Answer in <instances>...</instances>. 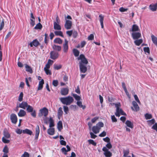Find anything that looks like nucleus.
<instances>
[{"label": "nucleus", "instance_id": "f257e3e1", "mask_svg": "<svg viewBox=\"0 0 157 157\" xmlns=\"http://www.w3.org/2000/svg\"><path fill=\"white\" fill-rule=\"evenodd\" d=\"M59 99L63 104L69 105L74 101L73 98L71 96H68L66 97L60 98Z\"/></svg>", "mask_w": 157, "mask_h": 157}, {"label": "nucleus", "instance_id": "f03ea898", "mask_svg": "<svg viewBox=\"0 0 157 157\" xmlns=\"http://www.w3.org/2000/svg\"><path fill=\"white\" fill-rule=\"evenodd\" d=\"M104 124L101 122H99L95 126H94L92 128V130L94 133L96 134L99 132L101 128L103 127Z\"/></svg>", "mask_w": 157, "mask_h": 157}, {"label": "nucleus", "instance_id": "7ed1b4c3", "mask_svg": "<svg viewBox=\"0 0 157 157\" xmlns=\"http://www.w3.org/2000/svg\"><path fill=\"white\" fill-rule=\"evenodd\" d=\"M120 106L121 105L119 103L115 104V106L116 108L115 115L117 117H119L121 115H126V113L124 112L122 109L120 108Z\"/></svg>", "mask_w": 157, "mask_h": 157}, {"label": "nucleus", "instance_id": "20e7f679", "mask_svg": "<svg viewBox=\"0 0 157 157\" xmlns=\"http://www.w3.org/2000/svg\"><path fill=\"white\" fill-rule=\"evenodd\" d=\"M78 60H81L79 62V64H87L88 61L85 58V56L82 54H81L79 57L78 58Z\"/></svg>", "mask_w": 157, "mask_h": 157}, {"label": "nucleus", "instance_id": "39448f33", "mask_svg": "<svg viewBox=\"0 0 157 157\" xmlns=\"http://www.w3.org/2000/svg\"><path fill=\"white\" fill-rule=\"evenodd\" d=\"M48 113V109L44 107L40 110V113H39L38 115L40 117L42 116H44L45 117L47 116Z\"/></svg>", "mask_w": 157, "mask_h": 157}, {"label": "nucleus", "instance_id": "423d86ee", "mask_svg": "<svg viewBox=\"0 0 157 157\" xmlns=\"http://www.w3.org/2000/svg\"><path fill=\"white\" fill-rule=\"evenodd\" d=\"M102 150L104 151V154L106 157L112 156V153L109 151V150L105 147H103Z\"/></svg>", "mask_w": 157, "mask_h": 157}, {"label": "nucleus", "instance_id": "0eeeda50", "mask_svg": "<svg viewBox=\"0 0 157 157\" xmlns=\"http://www.w3.org/2000/svg\"><path fill=\"white\" fill-rule=\"evenodd\" d=\"M10 118L12 123L16 124L17 121V115L14 113H12L10 116Z\"/></svg>", "mask_w": 157, "mask_h": 157}, {"label": "nucleus", "instance_id": "6e6552de", "mask_svg": "<svg viewBox=\"0 0 157 157\" xmlns=\"http://www.w3.org/2000/svg\"><path fill=\"white\" fill-rule=\"evenodd\" d=\"M30 47H33L34 46L35 47H37L40 44V43L36 39L34 40L33 41L31 42L29 44Z\"/></svg>", "mask_w": 157, "mask_h": 157}, {"label": "nucleus", "instance_id": "1a4fd4ad", "mask_svg": "<svg viewBox=\"0 0 157 157\" xmlns=\"http://www.w3.org/2000/svg\"><path fill=\"white\" fill-rule=\"evenodd\" d=\"M72 25V22L68 20H66L64 26L67 29H69L71 28Z\"/></svg>", "mask_w": 157, "mask_h": 157}, {"label": "nucleus", "instance_id": "9d476101", "mask_svg": "<svg viewBox=\"0 0 157 157\" xmlns=\"http://www.w3.org/2000/svg\"><path fill=\"white\" fill-rule=\"evenodd\" d=\"M87 64H79V69L81 73H85L87 70V68L86 67Z\"/></svg>", "mask_w": 157, "mask_h": 157}, {"label": "nucleus", "instance_id": "9b49d317", "mask_svg": "<svg viewBox=\"0 0 157 157\" xmlns=\"http://www.w3.org/2000/svg\"><path fill=\"white\" fill-rule=\"evenodd\" d=\"M65 42L63 44V48L64 52L67 53L68 49V41L66 39L64 40Z\"/></svg>", "mask_w": 157, "mask_h": 157}, {"label": "nucleus", "instance_id": "f8f14e48", "mask_svg": "<svg viewBox=\"0 0 157 157\" xmlns=\"http://www.w3.org/2000/svg\"><path fill=\"white\" fill-rule=\"evenodd\" d=\"M132 104L134 108H133L132 107H131V109L132 110L135 111H137L139 110V107L137 103L135 101H132Z\"/></svg>", "mask_w": 157, "mask_h": 157}, {"label": "nucleus", "instance_id": "ddd939ff", "mask_svg": "<svg viewBox=\"0 0 157 157\" xmlns=\"http://www.w3.org/2000/svg\"><path fill=\"white\" fill-rule=\"evenodd\" d=\"M50 58L53 59H55L58 57V53L55 51H52L50 53Z\"/></svg>", "mask_w": 157, "mask_h": 157}, {"label": "nucleus", "instance_id": "4468645a", "mask_svg": "<svg viewBox=\"0 0 157 157\" xmlns=\"http://www.w3.org/2000/svg\"><path fill=\"white\" fill-rule=\"evenodd\" d=\"M133 39H137L141 37V34L139 32H133L132 34Z\"/></svg>", "mask_w": 157, "mask_h": 157}, {"label": "nucleus", "instance_id": "2eb2a0df", "mask_svg": "<svg viewBox=\"0 0 157 157\" xmlns=\"http://www.w3.org/2000/svg\"><path fill=\"white\" fill-rule=\"evenodd\" d=\"M68 89L67 88H64L61 89L60 93L62 95H66L68 94Z\"/></svg>", "mask_w": 157, "mask_h": 157}, {"label": "nucleus", "instance_id": "dca6fc26", "mask_svg": "<svg viewBox=\"0 0 157 157\" xmlns=\"http://www.w3.org/2000/svg\"><path fill=\"white\" fill-rule=\"evenodd\" d=\"M28 105L26 102L23 101L19 104V107L24 109H25L27 107Z\"/></svg>", "mask_w": 157, "mask_h": 157}, {"label": "nucleus", "instance_id": "f3484780", "mask_svg": "<svg viewBox=\"0 0 157 157\" xmlns=\"http://www.w3.org/2000/svg\"><path fill=\"white\" fill-rule=\"evenodd\" d=\"M54 29L56 30H60L61 28V26L59 25V23L54 22Z\"/></svg>", "mask_w": 157, "mask_h": 157}, {"label": "nucleus", "instance_id": "a211bd4d", "mask_svg": "<svg viewBox=\"0 0 157 157\" xmlns=\"http://www.w3.org/2000/svg\"><path fill=\"white\" fill-rule=\"evenodd\" d=\"M99 21L100 22L101 28L103 29L104 28L103 21L104 16L102 14H100L99 16Z\"/></svg>", "mask_w": 157, "mask_h": 157}, {"label": "nucleus", "instance_id": "6ab92c4d", "mask_svg": "<svg viewBox=\"0 0 157 157\" xmlns=\"http://www.w3.org/2000/svg\"><path fill=\"white\" fill-rule=\"evenodd\" d=\"M149 7L150 9L152 11H156L157 9V3L155 4L150 5Z\"/></svg>", "mask_w": 157, "mask_h": 157}, {"label": "nucleus", "instance_id": "aec40b11", "mask_svg": "<svg viewBox=\"0 0 157 157\" xmlns=\"http://www.w3.org/2000/svg\"><path fill=\"white\" fill-rule=\"evenodd\" d=\"M40 133V128L38 125H37L36 128L35 139L37 140Z\"/></svg>", "mask_w": 157, "mask_h": 157}, {"label": "nucleus", "instance_id": "412c9836", "mask_svg": "<svg viewBox=\"0 0 157 157\" xmlns=\"http://www.w3.org/2000/svg\"><path fill=\"white\" fill-rule=\"evenodd\" d=\"M26 114V112L23 109L20 110L19 112L18 113V115L19 117H23Z\"/></svg>", "mask_w": 157, "mask_h": 157}, {"label": "nucleus", "instance_id": "4be33fe9", "mask_svg": "<svg viewBox=\"0 0 157 157\" xmlns=\"http://www.w3.org/2000/svg\"><path fill=\"white\" fill-rule=\"evenodd\" d=\"M4 20L0 17V31L2 30L4 27Z\"/></svg>", "mask_w": 157, "mask_h": 157}, {"label": "nucleus", "instance_id": "5701e85b", "mask_svg": "<svg viewBox=\"0 0 157 157\" xmlns=\"http://www.w3.org/2000/svg\"><path fill=\"white\" fill-rule=\"evenodd\" d=\"M22 132L24 134H27L31 135L33 134V132L31 130L28 129H25L22 130Z\"/></svg>", "mask_w": 157, "mask_h": 157}, {"label": "nucleus", "instance_id": "b1692460", "mask_svg": "<svg viewBox=\"0 0 157 157\" xmlns=\"http://www.w3.org/2000/svg\"><path fill=\"white\" fill-rule=\"evenodd\" d=\"M44 84V80L43 79H42L41 81H39V83L38 86V90H41L42 89L43 86V84Z\"/></svg>", "mask_w": 157, "mask_h": 157}, {"label": "nucleus", "instance_id": "393cba45", "mask_svg": "<svg viewBox=\"0 0 157 157\" xmlns=\"http://www.w3.org/2000/svg\"><path fill=\"white\" fill-rule=\"evenodd\" d=\"M151 38L153 43L157 46V37L153 35L151 36Z\"/></svg>", "mask_w": 157, "mask_h": 157}, {"label": "nucleus", "instance_id": "a878e982", "mask_svg": "<svg viewBox=\"0 0 157 157\" xmlns=\"http://www.w3.org/2000/svg\"><path fill=\"white\" fill-rule=\"evenodd\" d=\"M25 65L26 71L29 72L30 73H33V70L31 67L27 64H25Z\"/></svg>", "mask_w": 157, "mask_h": 157}, {"label": "nucleus", "instance_id": "bb28decb", "mask_svg": "<svg viewBox=\"0 0 157 157\" xmlns=\"http://www.w3.org/2000/svg\"><path fill=\"white\" fill-rule=\"evenodd\" d=\"M55 132L54 129L53 128H50L48 130V133L51 135L54 134Z\"/></svg>", "mask_w": 157, "mask_h": 157}, {"label": "nucleus", "instance_id": "cd10ccee", "mask_svg": "<svg viewBox=\"0 0 157 157\" xmlns=\"http://www.w3.org/2000/svg\"><path fill=\"white\" fill-rule=\"evenodd\" d=\"M125 124L128 127L132 128H133V124L130 121L128 120H127L126 121Z\"/></svg>", "mask_w": 157, "mask_h": 157}, {"label": "nucleus", "instance_id": "c85d7f7f", "mask_svg": "<svg viewBox=\"0 0 157 157\" xmlns=\"http://www.w3.org/2000/svg\"><path fill=\"white\" fill-rule=\"evenodd\" d=\"M52 48L54 50L59 51L61 50V47L60 46L54 45L52 46Z\"/></svg>", "mask_w": 157, "mask_h": 157}, {"label": "nucleus", "instance_id": "c756f323", "mask_svg": "<svg viewBox=\"0 0 157 157\" xmlns=\"http://www.w3.org/2000/svg\"><path fill=\"white\" fill-rule=\"evenodd\" d=\"M57 128L59 131H60L63 128L62 122L61 121H59L57 123Z\"/></svg>", "mask_w": 157, "mask_h": 157}, {"label": "nucleus", "instance_id": "7c9ffc66", "mask_svg": "<svg viewBox=\"0 0 157 157\" xmlns=\"http://www.w3.org/2000/svg\"><path fill=\"white\" fill-rule=\"evenodd\" d=\"M54 42L56 43L61 44L62 43V40L60 38H56L54 40Z\"/></svg>", "mask_w": 157, "mask_h": 157}, {"label": "nucleus", "instance_id": "2f4dec72", "mask_svg": "<svg viewBox=\"0 0 157 157\" xmlns=\"http://www.w3.org/2000/svg\"><path fill=\"white\" fill-rule=\"evenodd\" d=\"M49 121V127L51 128L53 127L54 126V122L53 119L52 117L50 118Z\"/></svg>", "mask_w": 157, "mask_h": 157}, {"label": "nucleus", "instance_id": "473e14b6", "mask_svg": "<svg viewBox=\"0 0 157 157\" xmlns=\"http://www.w3.org/2000/svg\"><path fill=\"white\" fill-rule=\"evenodd\" d=\"M73 52L74 56L75 57L78 56L79 54V52L76 49H74L73 50Z\"/></svg>", "mask_w": 157, "mask_h": 157}, {"label": "nucleus", "instance_id": "72a5a7b5", "mask_svg": "<svg viewBox=\"0 0 157 157\" xmlns=\"http://www.w3.org/2000/svg\"><path fill=\"white\" fill-rule=\"evenodd\" d=\"M26 110L29 113L32 112L33 111V107L29 105H28L26 107Z\"/></svg>", "mask_w": 157, "mask_h": 157}, {"label": "nucleus", "instance_id": "f704fd0d", "mask_svg": "<svg viewBox=\"0 0 157 157\" xmlns=\"http://www.w3.org/2000/svg\"><path fill=\"white\" fill-rule=\"evenodd\" d=\"M143 42L142 39L137 40L134 41L135 44L137 46H139Z\"/></svg>", "mask_w": 157, "mask_h": 157}, {"label": "nucleus", "instance_id": "c9c22d12", "mask_svg": "<svg viewBox=\"0 0 157 157\" xmlns=\"http://www.w3.org/2000/svg\"><path fill=\"white\" fill-rule=\"evenodd\" d=\"M58 117L59 118V117H61L63 114V112L62 110V108L61 107H59L58 110Z\"/></svg>", "mask_w": 157, "mask_h": 157}, {"label": "nucleus", "instance_id": "e433bc0d", "mask_svg": "<svg viewBox=\"0 0 157 157\" xmlns=\"http://www.w3.org/2000/svg\"><path fill=\"white\" fill-rule=\"evenodd\" d=\"M54 33L57 36H60L62 37H63V33L61 31H55Z\"/></svg>", "mask_w": 157, "mask_h": 157}, {"label": "nucleus", "instance_id": "4c0bfd02", "mask_svg": "<svg viewBox=\"0 0 157 157\" xmlns=\"http://www.w3.org/2000/svg\"><path fill=\"white\" fill-rule=\"evenodd\" d=\"M139 30V28L137 25H132V31L135 32L138 31Z\"/></svg>", "mask_w": 157, "mask_h": 157}, {"label": "nucleus", "instance_id": "58836bf2", "mask_svg": "<svg viewBox=\"0 0 157 157\" xmlns=\"http://www.w3.org/2000/svg\"><path fill=\"white\" fill-rule=\"evenodd\" d=\"M155 120L154 119H152L151 120H148L147 121L148 124L150 126L153 124L155 123Z\"/></svg>", "mask_w": 157, "mask_h": 157}, {"label": "nucleus", "instance_id": "ea45409f", "mask_svg": "<svg viewBox=\"0 0 157 157\" xmlns=\"http://www.w3.org/2000/svg\"><path fill=\"white\" fill-rule=\"evenodd\" d=\"M144 117L146 120L151 119L152 118V115L150 114L146 113L144 115Z\"/></svg>", "mask_w": 157, "mask_h": 157}, {"label": "nucleus", "instance_id": "a19ab883", "mask_svg": "<svg viewBox=\"0 0 157 157\" xmlns=\"http://www.w3.org/2000/svg\"><path fill=\"white\" fill-rule=\"evenodd\" d=\"M77 104L78 106L80 108H82L83 109H84L85 108L86 106L85 105H83L81 101H77Z\"/></svg>", "mask_w": 157, "mask_h": 157}, {"label": "nucleus", "instance_id": "79ce46f5", "mask_svg": "<svg viewBox=\"0 0 157 157\" xmlns=\"http://www.w3.org/2000/svg\"><path fill=\"white\" fill-rule=\"evenodd\" d=\"M42 27V26L40 23L37 24L36 26L34 27L35 29H41Z\"/></svg>", "mask_w": 157, "mask_h": 157}, {"label": "nucleus", "instance_id": "37998d69", "mask_svg": "<svg viewBox=\"0 0 157 157\" xmlns=\"http://www.w3.org/2000/svg\"><path fill=\"white\" fill-rule=\"evenodd\" d=\"M23 92H21L20 93V95L19 96L18 100L19 101H21L23 100Z\"/></svg>", "mask_w": 157, "mask_h": 157}, {"label": "nucleus", "instance_id": "c03bdc74", "mask_svg": "<svg viewBox=\"0 0 157 157\" xmlns=\"http://www.w3.org/2000/svg\"><path fill=\"white\" fill-rule=\"evenodd\" d=\"M62 67V65H56L54 64V68L55 70H58L60 69Z\"/></svg>", "mask_w": 157, "mask_h": 157}, {"label": "nucleus", "instance_id": "a18cd8bd", "mask_svg": "<svg viewBox=\"0 0 157 157\" xmlns=\"http://www.w3.org/2000/svg\"><path fill=\"white\" fill-rule=\"evenodd\" d=\"M88 142L90 144H91L94 146L96 145L97 144L92 140H89Z\"/></svg>", "mask_w": 157, "mask_h": 157}, {"label": "nucleus", "instance_id": "49530a36", "mask_svg": "<svg viewBox=\"0 0 157 157\" xmlns=\"http://www.w3.org/2000/svg\"><path fill=\"white\" fill-rule=\"evenodd\" d=\"M73 96L75 98L76 100L77 101H79L80 99V97L78 95L76 94H73Z\"/></svg>", "mask_w": 157, "mask_h": 157}, {"label": "nucleus", "instance_id": "de8ad7c7", "mask_svg": "<svg viewBox=\"0 0 157 157\" xmlns=\"http://www.w3.org/2000/svg\"><path fill=\"white\" fill-rule=\"evenodd\" d=\"M63 110L65 114H67L68 112L69 111L68 108L66 106H63Z\"/></svg>", "mask_w": 157, "mask_h": 157}, {"label": "nucleus", "instance_id": "09e8293b", "mask_svg": "<svg viewBox=\"0 0 157 157\" xmlns=\"http://www.w3.org/2000/svg\"><path fill=\"white\" fill-rule=\"evenodd\" d=\"M9 149L8 147L6 145L4 147L3 151L4 153H7L8 152Z\"/></svg>", "mask_w": 157, "mask_h": 157}, {"label": "nucleus", "instance_id": "8fccbe9b", "mask_svg": "<svg viewBox=\"0 0 157 157\" xmlns=\"http://www.w3.org/2000/svg\"><path fill=\"white\" fill-rule=\"evenodd\" d=\"M144 50L145 53H147L149 54L150 53V49L148 47L144 48Z\"/></svg>", "mask_w": 157, "mask_h": 157}, {"label": "nucleus", "instance_id": "3c124183", "mask_svg": "<svg viewBox=\"0 0 157 157\" xmlns=\"http://www.w3.org/2000/svg\"><path fill=\"white\" fill-rule=\"evenodd\" d=\"M44 70L47 75H51V71L49 69H46L45 68H44Z\"/></svg>", "mask_w": 157, "mask_h": 157}, {"label": "nucleus", "instance_id": "603ef678", "mask_svg": "<svg viewBox=\"0 0 157 157\" xmlns=\"http://www.w3.org/2000/svg\"><path fill=\"white\" fill-rule=\"evenodd\" d=\"M2 141L3 143H4L8 144L10 142V140H7L6 138H5L4 137H3L2 138Z\"/></svg>", "mask_w": 157, "mask_h": 157}, {"label": "nucleus", "instance_id": "864d4df0", "mask_svg": "<svg viewBox=\"0 0 157 157\" xmlns=\"http://www.w3.org/2000/svg\"><path fill=\"white\" fill-rule=\"evenodd\" d=\"M52 84L54 86L56 87L58 84V82L57 80H53L52 82Z\"/></svg>", "mask_w": 157, "mask_h": 157}, {"label": "nucleus", "instance_id": "5fc2aeb1", "mask_svg": "<svg viewBox=\"0 0 157 157\" xmlns=\"http://www.w3.org/2000/svg\"><path fill=\"white\" fill-rule=\"evenodd\" d=\"M4 137L6 138H9L10 137V134L8 132H4Z\"/></svg>", "mask_w": 157, "mask_h": 157}, {"label": "nucleus", "instance_id": "6e6d98bb", "mask_svg": "<svg viewBox=\"0 0 157 157\" xmlns=\"http://www.w3.org/2000/svg\"><path fill=\"white\" fill-rule=\"evenodd\" d=\"M94 39V35L93 34H90L88 37V40H92Z\"/></svg>", "mask_w": 157, "mask_h": 157}, {"label": "nucleus", "instance_id": "4d7b16f0", "mask_svg": "<svg viewBox=\"0 0 157 157\" xmlns=\"http://www.w3.org/2000/svg\"><path fill=\"white\" fill-rule=\"evenodd\" d=\"M134 98L135 100L139 104L140 103V101L137 95L136 94L134 95Z\"/></svg>", "mask_w": 157, "mask_h": 157}, {"label": "nucleus", "instance_id": "13d9d810", "mask_svg": "<svg viewBox=\"0 0 157 157\" xmlns=\"http://www.w3.org/2000/svg\"><path fill=\"white\" fill-rule=\"evenodd\" d=\"M124 156L126 157L129 153V150H128L124 151Z\"/></svg>", "mask_w": 157, "mask_h": 157}, {"label": "nucleus", "instance_id": "bf43d9fd", "mask_svg": "<svg viewBox=\"0 0 157 157\" xmlns=\"http://www.w3.org/2000/svg\"><path fill=\"white\" fill-rule=\"evenodd\" d=\"M62 152L65 155H67V150H66V148L65 147H63L61 149Z\"/></svg>", "mask_w": 157, "mask_h": 157}, {"label": "nucleus", "instance_id": "052dcab7", "mask_svg": "<svg viewBox=\"0 0 157 157\" xmlns=\"http://www.w3.org/2000/svg\"><path fill=\"white\" fill-rule=\"evenodd\" d=\"M106 132L105 131H103L101 133H100L99 136L100 137H103L105 136L106 135Z\"/></svg>", "mask_w": 157, "mask_h": 157}, {"label": "nucleus", "instance_id": "680f3d73", "mask_svg": "<svg viewBox=\"0 0 157 157\" xmlns=\"http://www.w3.org/2000/svg\"><path fill=\"white\" fill-rule=\"evenodd\" d=\"M128 10V9H125L123 7L120 8L119 10L120 12H124L127 11Z\"/></svg>", "mask_w": 157, "mask_h": 157}, {"label": "nucleus", "instance_id": "e2e57ef3", "mask_svg": "<svg viewBox=\"0 0 157 157\" xmlns=\"http://www.w3.org/2000/svg\"><path fill=\"white\" fill-rule=\"evenodd\" d=\"M21 157H29V154L27 152H25Z\"/></svg>", "mask_w": 157, "mask_h": 157}, {"label": "nucleus", "instance_id": "0e129e2a", "mask_svg": "<svg viewBox=\"0 0 157 157\" xmlns=\"http://www.w3.org/2000/svg\"><path fill=\"white\" fill-rule=\"evenodd\" d=\"M103 140L105 142L109 143L110 142V139L108 137H106L103 139Z\"/></svg>", "mask_w": 157, "mask_h": 157}, {"label": "nucleus", "instance_id": "69168bd1", "mask_svg": "<svg viewBox=\"0 0 157 157\" xmlns=\"http://www.w3.org/2000/svg\"><path fill=\"white\" fill-rule=\"evenodd\" d=\"M152 128L155 130L157 132V123H155L152 126Z\"/></svg>", "mask_w": 157, "mask_h": 157}, {"label": "nucleus", "instance_id": "338daca9", "mask_svg": "<svg viewBox=\"0 0 157 157\" xmlns=\"http://www.w3.org/2000/svg\"><path fill=\"white\" fill-rule=\"evenodd\" d=\"M106 147L109 149L111 148L112 147V145L110 142L108 143L106 145Z\"/></svg>", "mask_w": 157, "mask_h": 157}, {"label": "nucleus", "instance_id": "774afa93", "mask_svg": "<svg viewBox=\"0 0 157 157\" xmlns=\"http://www.w3.org/2000/svg\"><path fill=\"white\" fill-rule=\"evenodd\" d=\"M22 130L20 129L17 128L16 129V132L17 133L20 134L22 132Z\"/></svg>", "mask_w": 157, "mask_h": 157}]
</instances>
